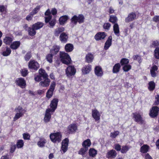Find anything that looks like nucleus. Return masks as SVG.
I'll return each instance as SVG.
<instances>
[{
    "instance_id": "f257e3e1",
    "label": "nucleus",
    "mask_w": 159,
    "mask_h": 159,
    "mask_svg": "<svg viewBox=\"0 0 159 159\" xmlns=\"http://www.w3.org/2000/svg\"><path fill=\"white\" fill-rule=\"evenodd\" d=\"M39 75H37L34 78V80L37 82H39L42 80L39 83V85L43 87H47L49 85L50 80L48 78V75L45 72L44 70L40 69L39 70Z\"/></svg>"
},
{
    "instance_id": "f03ea898",
    "label": "nucleus",
    "mask_w": 159,
    "mask_h": 159,
    "mask_svg": "<svg viewBox=\"0 0 159 159\" xmlns=\"http://www.w3.org/2000/svg\"><path fill=\"white\" fill-rule=\"evenodd\" d=\"M84 17L82 14L79 15L78 16L74 15L71 19L70 25L72 27L76 25L78 22L79 24L83 23L84 21Z\"/></svg>"
},
{
    "instance_id": "7ed1b4c3",
    "label": "nucleus",
    "mask_w": 159,
    "mask_h": 159,
    "mask_svg": "<svg viewBox=\"0 0 159 159\" xmlns=\"http://www.w3.org/2000/svg\"><path fill=\"white\" fill-rule=\"evenodd\" d=\"M49 136L51 141L54 143H58L61 140L62 134L60 132L51 133Z\"/></svg>"
},
{
    "instance_id": "20e7f679",
    "label": "nucleus",
    "mask_w": 159,
    "mask_h": 159,
    "mask_svg": "<svg viewBox=\"0 0 159 159\" xmlns=\"http://www.w3.org/2000/svg\"><path fill=\"white\" fill-rule=\"evenodd\" d=\"M61 61L64 64H68L71 61V58L69 55L64 52H60L59 54Z\"/></svg>"
},
{
    "instance_id": "39448f33",
    "label": "nucleus",
    "mask_w": 159,
    "mask_h": 159,
    "mask_svg": "<svg viewBox=\"0 0 159 159\" xmlns=\"http://www.w3.org/2000/svg\"><path fill=\"white\" fill-rule=\"evenodd\" d=\"M132 115L133 118L135 122L141 124L144 123V120L142 117V113L140 111L134 113Z\"/></svg>"
},
{
    "instance_id": "423d86ee",
    "label": "nucleus",
    "mask_w": 159,
    "mask_h": 159,
    "mask_svg": "<svg viewBox=\"0 0 159 159\" xmlns=\"http://www.w3.org/2000/svg\"><path fill=\"white\" fill-rule=\"evenodd\" d=\"M76 72V69L73 66H68L66 69V74L69 77L74 75Z\"/></svg>"
},
{
    "instance_id": "0eeeda50",
    "label": "nucleus",
    "mask_w": 159,
    "mask_h": 159,
    "mask_svg": "<svg viewBox=\"0 0 159 159\" xmlns=\"http://www.w3.org/2000/svg\"><path fill=\"white\" fill-rule=\"evenodd\" d=\"M28 67L32 70H37L39 67V65L37 61L31 60L29 63Z\"/></svg>"
},
{
    "instance_id": "6e6552de",
    "label": "nucleus",
    "mask_w": 159,
    "mask_h": 159,
    "mask_svg": "<svg viewBox=\"0 0 159 159\" xmlns=\"http://www.w3.org/2000/svg\"><path fill=\"white\" fill-rule=\"evenodd\" d=\"M56 85V84L55 82H52L50 88L46 93V97L48 98H49L52 96L53 92L55 89Z\"/></svg>"
},
{
    "instance_id": "1a4fd4ad",
    "label": "nucleus",
    "mask_w": 159,
    "mask_h": 159,
    "mask_svg": "<svg viewBox=\"0 0 159 159\" xmlns=\"http://www.w3.org/2000/svg\"><path fill=\"white\" fill-rule=\"evenodd\" d=\"M16 110L17 113L16 114L14 118V121L18 120L24 114V113L23 112V110L22 107H19L17 108L16 109Z\"/></svg>"
},
{
    "instance_id": "9d476101",
    "label": "nucleus",
    "mask_w": 159,
    "mask_h": 159,
    "mask_svg": "<svg viewBox=\"0 0 159 159\" xmlns=\"http://www.w3.org/2000/svg\"><path fill=\"white\" fill-rule=\"evenodd\" d=\"M159 111V107L157 106L153 107L150 110L149 115L152 117L154 118L157 116Z\"/></svg>"
},
{
    "instance_id": "9b49d317",
    "label": "nucleus",
    "mask_w": 159,
    "mask_h": 159,
    "mask_svg": "<svg viewBox=\"0 0 159 159\" xmlns=\"http://www.w3.org/2000/svg\"><path fill=\"white\" fill-rule=\"evenodd\" d=\"M58 102V99L57 98H54L51 101L50 104V108H49L52 112H53L57 108Z\"/></svg>"
},
{
    "instance_id": "f8f14e48",
    "label": "nucleus",
    "mask_w": 159,
    "mask_h": 159,
    "mask_svg": "<svg viewBox=\"0 0 159 159\" xmlns=\"http://www.w3.org/2000/svg\"><path fill=\"white\" fill-rule=\"evenodd\" d=\"M53 112H52L49 108H48L46 111L45 114L44 120L45 123H47L49 122L51 118V115Z\"/></svg>"
},
{
    "instance_id": "ddd939ff",
    "label": "nucleus",
    "mask_w": 159,
    "mask_h": 159,
    "mask_svg": "<svg viewBox=\"0 0 159 159\" xmlns=\"http://www.w3.org/2000/svg\"><path fill=\"white\" fill-rule=\"evenodd\" d=\"M69 140L68 139H65L62 142L61 149L63 153L67 150L68 147Z\"/></svg>"
},
{
    "instance_id": "4468645a",
    "label": "nucleus",
    "mask_w": 159,
    "mask_h": 159,
    "mask_svg": "<svg viewBox=\"0 0 159 159\" xmlns=\"http://www.w3.org/2000/svg\"><path fill=\"white\" fill-rule=\"evenodd\" d=\"M136 18V15L134 12H131L129 13L128 16L125 19V21L126 23L133 21Z\"/></svg>"
},
{
    "instance_id": "2eb2a0df",
    "label": "nucleus",
    "mask_w": 159,
    "mask_h": 159,
    "mask_svg": "<svg viewBox=\"0 0 159 159\" xmlns=\"http://www.w3.org/2000/svg\"><path fill=\"white\" fill-rule=\"evenodd\" d=\"M77 129V126L75 124H71L68 127L66 130V133L72 134Z\"/></svg>"
},
{
    "instance_id": "dca6fc26",
    "label": "nucleus",
    "mask_w": 159,
    "mask_h": 159,
    "mask_svg": "<svg viewBox=\"0 0 159 159\" xmlns=\"http://www.w3.org/2000/svg\"><path fill=\"white\" fill-rule=\"evenodd\" d=\"M117 155L116 152L114 150L112 149L108 151L106 154V157L109 159L115 158Z\"/></svg>"
},
{
    "instance_id": "f3484780",
    "label": "nucleus",
    "mask_w": 159,
    "mask_h": 159,
    "mask_svg": "<svg viewBox=\"0 0 159 159\" xmlns=\"http://www.w3.org/2000/svg\"><path fill=\"white\" fill-rule=\"evenodd\" d=\"M16 83L22 88H24L26 85V83L24 79L19 78L16 80Z\"/></svg>"
},
{
    "instance_id": "a211bd4d",
    "label": "nucleus",
    "mask_w": 159,
    "mask_h": 159,
    "mask_svg": "<svg viewBox=\"0 0 159 159\" xmlns=\"http://www.w3.org/2000/svg\"><path fill=\"white\" fill-rule=\"evenodd\" d=\"M107 36L104 32H100L97 33L95 36V39L97 41L104 39Z\"/></svg>"
},
{
    "instance_id": "6ab92c4d",
    "label": "nucleus",
    "mask_w": 159,
    "mask_h": 159,
    "mask_svg": "<svg viewBox=\"0 0 159 159\" xmlns=\"http://www.w3.org/2000/svg\"><path fill=\"white\" fill-rule=\"evenodd\" d=\"M92 116L96 121L99 120L100 119V114L99 112L96 109L92 111Z\"/></svg>"
},
{
    "instance_id": "aec40b11",
    "label": "nucleus",
    "mask_w": 159,
    "mask_h": 159,
    "mask_svg": "<svg viewBox=\"0 0 159 159\" xmlns=\"http://www.w3.org/2000/svg\"><path fill=\"white\" fill-rule=\"evenodd\" d=\"M158 67L156 65L153 66L150 69V73L151 76L153 77H156L158 74Z\"/></svg>"
},
{
    "instance_id": "412c9836",
    "label": "nucleus",
    "mask_w": 159,
    "mask_h": 159,
    "mask_svg": "<svg viewBox=\"0 0 159 159\" xmlns=\"http://www.w3.org/2000/svg\"><path fill=\"white\" fill-rule=\"evenodd\" d=\"M94 73L98 77H101L103 75L101 67L99 66H96L94 69Z\"/></svg>"
},
{
    "instance_id": "4be33fe9",
    "label": "nucleus",
    "mask_w": 159,
    "mask_h": 159,
    "mask_svg": "<svg viewBox=\"0 0 159 159\" xmlns=\"http://www.w3.org/2000/svg\"><path fill=\"white\" fill-rule=\"evenodd\" d=\"M91 70V66L89 64L84 66L82 69V72L83 74L89 73Z\"/></svg>"
},
{
    "instance_id": "5701e85b",
    "label": "nucleus",
    "mask_w": 159,
    "mask_h": 159,
    "mask_svg": "<svg viewBox=\"0 0 159 159\" xmlns=\"http://www.w3.org/2000/svg\"><path fill=\"white\" fill-rule=\"evenodd\" d=\"M112 37L111 36H110L108 37L107 40L105 43L104 49L107 50L110 47L112 43Z\"/></svg>"
},
{
    "instance_id": "b1692460",
    "label": "nucleus",
    "mask_w": 159,
    "mask_h": 159,
    "mask_svg": "<svg viewBox=\"0 0 159 159\" xmlns=\"http://www.w3.org/2000/svg\"><path fill=\"white\" fill-rule=\"evenodd\" d=\"M68 34L64 32L62 33L60 36V39L62 42L66 43L68 38Z\"/></svg>"
},
{
    "instance_id": "393cba45",
    "label": "nucleus",
    "mask_w": 159,
    "mask_h": 159,
    "mask_svg": "<svg viewBox=\"0 0 159 159\" xmlns=\"http://www.w3.org/2000/svg\"><path fill=\"white\" fill-rule=\"evenodd\" d=\"M60 47L59 46L54 45L53 46L52 48L50 51V53L53 55H56L59 51Z\"/></svg>"
},
{
    "instance_id": "a878e982",
    "label": "nucleus",
    "mask_w": 159,
    "mask_h": 159,
    "mask_svg": "<svg viewBox=\"0 0 159 159\" xmlns=\"http://www.w3.org/2000/svg\"><path fill=\"white\" fill-rule=\"evenodd\" d=\"M45 15L47 16V17H45V22L47 23L49 22L52 18V16L51 15V12L49 9H48L45 12Z\"/></svg>"
},
{
    "instance_id": "bb28decb",
    "label": "nucleus",
    "mask_w": 159,
    "mask_h": 159,
    "mask_svg": "<svg viewBox=\"0 0 159 159\" xmlns=\"http://www.w3.org/2000/svg\"><path fill=\"white\" fill-rule=\"evenodd\" d=\"M113 31L115 34L117 36L120 35L119 28L117 23H115L113 25Z\"/></svg>"
},
{
    "instance_id": "cd10ccee",
    "label": "nucleus",
    "mask_w": 159,
    "mask_h": 159,
    "mask_svg": "<svg viewBox=\"0 0 159 159\" xmlns=\"http://www.w3.org/2000/svg\"><path fill=\"white\" fill-rule=\"evenodd\" d=\"M46 142V141L44 138H41L39 141L37 142V145L39 147L42 148L44 146Z\"/></svg>"
},
{
    "instance_id": "c85d7f7f",
    "label": "nucleus",
    "mask_w": 159,
    "mask_h": 159,
    "mask_svg": "<svg viewBox=\"0 0 159 159\" xmlns=\"http://www.w3.org/2000/svg\"><path fill=\"white\" fill-rule=\"evenodd\" d=\"M120 67V63L116 64L113 66L112 72L114 73H117L119 71Z\"/></svg>"
},
{
    "instance_id": "c756f323",
    "label": "nucleus",
    "mask_w": 159,
    "mask_h": 159,
    "mask_svg": "<svg viewBox=\"0 0 159 159\" xmlns=\"http://www.w3.org/2000/svg\"><path fill=\"white\" fill-rule=\"evenodd\" d=\"M43 24L41 22H38L32 25V27L35 30H39L43 27Z\"/></svg>"
},
{
    "instance_id": "7c9ffc66",
    "label": "nucleus",
    "mask_w": 159,
    "mask_h": 159,
    "mask_svg": "<svg viewBox=\"0 0 159 159\" xmlns=\"http://www.w3.org/2000/svg\"><path fill=\"white\" fill-rule=\"evenodd\" d=\"M68 18L67 16H63L60 17L59 19V21L60 24L64 25L66 21Z\"/></svg>"
},
{
    "instance_id": "2f4dec72",
    "label": "nucleus",
    "mask_w": 159,
    "mask_h": 159,
    "mask_svg": "<svg viewBox=\"0 0 159 159\" xmlns=\"http://www.w3.org/2000/svg\"><path fill=\"white\" fill-rule=\"evenodd\" d=\"M86 61L88 63H90L93 61V56L91 53H89L85 57Z\"/></svg>"
},
{
    "instance_id": "473e14b6",
    "label": "nucleus",
    "mask_w": 159,
    "mask_h": 159,
    "mask_svg": "<svg viewBox=\"0 0 159 159\" xmlns=\"http://www.w3.org/2000/svg\"><path fill=\"white\" fill-rule=\"evenodd\" d=\"M65 29L63 27H60L56 29L54 31V35L55 36H58L60 34L64 31Z\"/></svg>"
},
{
    "instance_id": "72a5a7b5",
    "label": "nucleus",
    "mask_w": 159,
    "mask_h": 159,
    "mask_svg": "<svg viewBox=\"0 0 159 159\" xmlns=\"http://www.w3.org/2000/svg\"><path fill=\"white\" fill-rule=\"evenodd\" d=\"M89 153L90 157H93L97 154V151L94 148H91L89 150Z\"/></svg>"
},
{
    "instance_id": "f704fd0d",
    "label": "nucleus",
    "mask_w": 159,
    "mask_h": 159,
    "mask_svg": "<svg viewBox=\"0 0 159 159\" xmlns=\"http://www.w3.org/2000/svg\"><path fill=\"white\" fill-rule=\"evenodd\" d=\"M91 142L89 139H87L84 141L82 143V146L84 148H88L90 146Z\"/></svg>"
},
{
    "instance_id": "c9c22d12",
    "label": "nucleus",
    "mask_w": 159,
    "mask_h": 159,
    "mask_svg": "<svg viewBox=\"0 0 159 159\" xmlns=\"http://www.w3.org/2000/svg\"><path fill=\"white\" fill-rule=\"evenodd\" d=\"M73 46L72 44L68 43L65 46V49L66 52H69L72 51L73 49Z\"/></svg>"
},
{
    "instance_id": "e433bc0d",
    "label": "nucleus",
    "mask_w": 159,
    "mask_h": 159,
    "mask_svg": "<svg viewBox=\"0 0 159 159\" xmlns=\"http://www.w3.org/2000/svg\"><path fill=\"white\" fill-rule=\"evenodd\" d=\"M20 43L19 41H15L11 44V48L13 49H16L20 46Z\"/></svg>"
},
{
    "instance_id": "4c0bfd02",
    "label": "nucleus",
    "mask_w": 159,
    "mask_h": 159,
    "mask_svg": "<svg viewBox=\"0 0 159 159\" xmlns=\"http://www.w3.org/2000/svg\"><path fill=\"white\" fill-rule=\"evenodd\" d=\"M149 149V146L147 145H144L140 148V152L143 153H145L147 152Z\"/></svg>"
},
{
    "instance_id": "58836bf2",
    "label": "nucleus",
    "mask_w": 159,
    "mask_h": 159,
    "mask_svg": "<svg viewBox=\"0 0 159 159\" xmlns=\"http://www.w3.org/2000/svg\"><path fill=\"white\" fill-rule=\"evenodd\" d=\"M155 84L153 81H151L148 83V87L149 90L150 91H152L155 89Z\"/></svg>"
},
{
    "instance_id": "ea45409f",
    "label": "nucleus",
    "mask_w": 159,
    "mask_h": 159,
    "mask_svg": "<svg viewBox=\"0 0 159 159\" xmlns=\"http://www.w3.org/2000/svg\"><path fill=\"white\" fill-rule=\"evenodd\" d=\"M36 30H35V29L33 28L32 26L31 28H28V31L29 33V34L30 35L33 36L35 35L36 33V32L35 31Z\"/></svg>"
},
{
    "instance_id": "a19ab883",
    "label": "nucleus",
    "mask_w": 159,
    "mask_h": 159,
    "mask_svg": "<svg viewBox=\"0 0 159 159\" xmlns=\"http://www.w3.org/2000/svg\"><path fill=\"white\" fill-rule=\"evenodd\" d=\"M130 147L129 146H123L121 148L120 152L122 153H126L130 148Z\"/></svg>"
},
{
    "instance_id": "79ce46f5",
    "label": "nucleus",
    "mask_w": 159,
    "mask_h": 159,
    "mask_svg": "<svg viewBox=\"0 0 159 159\" xmlns=\"http://www.w3.org/2000/svg\"><path fill=\"white\" fill-rule=\"evenodd\" d=\"M24 142L23 140L20 139L17 141L16 146L18 148H22L24 146Z\"/></svg>"
},
{
    "instance_id": "37998d69",
    "label": "nucleus",
    "mask_w": 159,
    "mask_h": 159,
    "mask_svg": "<svg viewBox=\"0 0 159 159\" xmlns=\"http://www.w3.org/2000/svg\"><path fill=\"white\" fill-rule=\"evenodd\" d=\"M6 50L3 51L2 54L4 56H7L9 55L10 53V47L7 46L5 47Z\"/></svg>"
},
{
    "instance_id": "c03bdc74",
    "label": "nucleus",
    "mask_w": 159,
    "mask_h": 159,
    "mask_svg": "<svg viewBox=\"0 0 159 159\" xmlns=\"http://www.w3.org/2000/svg\"><path fill=\"white\" fill-rule=\"evenodd\" d=\"M88 148H84L83 147V148H81L79 151L78 153L79 154H80L82 156H83L85 154V153L88 150Z\"/></svg>"
},
{
    "instance_id": "a18cd8bd",
    "label": "nucleus",
    "mask_w": 159,
    "mask_h": 159,
    "mask_svg": "<svg viewBox=\"0 0 159 159\" xmlns=\"http://www.w3.org/2000/svg\"><path fill=\"white\" fill-rule=\"evenodd\" d=\"M129 60L126 58H122L120 61V63L122 66H124L127 64L129 63Z\"/></svg>"
},
{
    "instance_id": "49530a36",
    "label": "nucleus",
    "mask_w": 159,
    "mask_h": 159,
    "mask_svg": "<svg viewBox=\"0 0 159 159\" xmlns=\"http://www.w3.org/2000/svg\"><path fill=\"white\" fill-rule=\"evenodd\" d=\"M131 68V66L129 64L124 65L123 67V69L125 71L127 72L129 71Z\"/></svg>"
},
{
    "instance_id": "de8ad7c7",
    "label": "nucleus",
    "mask_w": 159,
    "mask_h": 159,
    "mask_svg": "<svg viewBox=\"0 0 159 159\" xmlns=\"http://www.w3.org/2000/svg\"><path fill=\"white\" fill-rule=\"evenodd\" d=\"M117 18L116 16L112 15L110 16L109 19V21L113 23H116L117 21Z\"/></svg>"
},
{
    "instance_id": "09e8293b",
    "label": "nucleus",
    "mask_w": 159,
    "mask_h": 159,
    "mask_svg": "<svg viewBox=\"0 0 159 159\" xmlns=\"http://www.w3.org/2000/svg\"><path fill=\"white\" fill-rule=\"evenodd\" d=\"M53 56L52 54L50 53L48 54L46 56L47 60L50 63L52 62Z\"/></svg>"
},
{
    "instance_id": "8fccbe9b",
    "label": "nucleus",
    "mask_w": 159,
    "mask_h": 159,
    "mask_svg": "<svg viewBox=\"0 0 159 159\" xmlns=\"http://www.w3.org/2000/svg\"><path fill=\"white\" fill-rule=\"evenodd\" d=\"M154 56L157 59H159V48H156L154 50Z\"/></svg>"
},
{
    "instance_id": "3c124183",
    "label": "nucleus",
    "mask_w": 159,
    "mask_h": 159,
    "mask_svg": "<svg viewBox=\"0 0 159 159\" xmlns=\"http://www.w3.org/2000/svg\"><path fill=\"white\" fill-rule=\"evenodd\" d=\"M119 134V132L118 131H116L111 133L110 136L112 138H115Z\"/></svg>"
},
{
    "instance_id": "603ef678",
    "label": "nucleus",
    "mask_w": 159,
    "mask_h": 159,
    "mask_svg": "<svg viewBox=\"0 0 159 159\" xmlns=\"http://www.w3.org/2000/svg\"><path fill=\"white\" fill-rule=\"evenodd\" d=\"M3 42L7 45H8L10 47V37L9 36H6L5 38L4 39Z\"/></svg>"
},
{
    "instance_id": "864d4df0",
    "label": "nucleus",
    "mask_w": 159,
    "mask_h": 159,
    "mask_svg": "<svg viewBox=\"0 0 159 159\" xmlns=\"http://www.w3.org/2000/svg\"><path fill=\"white\" fill-rule=\"evenodd\" d=\"M41 7L40 6H37L31 12L34 15L36 14L40 10Z\"/></svg>"
},
{
    "instance_id": "5fc2aeb1",
    "label": "nucleus",
    "mask_w": 159,
    "mask_h": 159,
    "mask_svg": "<svg viewBox=\"0 0 159 159\" xmlns=\"http://www.w3.org/2000/svg\"><path fill=\"white\" fill-rule=\"evenodd\" d=\"M23 137L24 140H29L30 139V135L27 133H25L23 134Z\"/></svg>"
},
{
    "instance_id": "6e6d98bb",
    "label": "nucleus",
    "mask_w": 159,
    "mask_h": 159,
    "mask_svg": "<svg viewBox=\"0 0 159 159\" xmlns=\"http://www.w3.org/2000/svg\"><path fill=\"white\" fill-rule=\"evenodd\" d=\"M133 58L134 60H136L138 61L139 63H140L142 61L141 57L139 55H136L134 56Z\"/></svg>"
},
{
    "instance_id": "4d7b16f0",
    "label": "nucleus",
    "mask_w": 159,
    "mask_h": 159,
    "mask_svg": "<svg viewBox=\"0 0 159 159\" xmlns=\"http://www.w3.org/2000/svg\"><path fill=\"white\" fill-rule=\"evenodd\" d=\"M121 146L119 145V144L116 143L114 145V148L117 151H120L121 148Z\"/></svg>"
},
{
    "instance_id": "13d9d810",
    "label": "nucleus",
    "mask_w": 159,
    "mask_h": 159,
    "mask_svg": "<svg viewBox=\"0 0 159 159\" xmlns=\"http://www.w3.org/2000/svg\"><path fill=\"white\" fill-rule=\"evenodd\" d=\"M111 27V24L108 23H105L104 24L103 28L106 30H108Z\"/></svg>"
},
{
    "instance_id": "bf43d9fd",
    "label": "nucleus",
    "mask_w": 159,
    "mask_h": 159,
    "mask_svg": "<svg viewBox=\"0 0 159 159\" xmlns=\"http://www.w3.org/2000/svg\"><path fill=\"white\" fill-rule=\"evenodd\" d=\"M21 72L23 76H25L28 74V70L26 69H23L22 70Z\"/></svg>"
},
{
    "instance_id": "052dcab7",
    "label": "nucleus",
    "mask_w": 159,
    "mask_h": 159,
    "mask_svg": "<svg viewBox=\"0 0 159 159\" xmlns=\"http://www.w3.org/2000/svg\"><path fill=\"white\" fill-rule=\"evenodd\" d=\"M31 53L30 52H28L25 55V60L27 61L29 60L30 58L31 57Z\"/></svg>"
},
{
    "instance_id": "680f3d73",
    "label": "nucleus",
    "mask_w": 159,
    "mask_h": 159,
    "mask_svg": "<svg viewBox=\"0 0 159 159\" xmlns=\"http://www.w3.org/2000/svg\"><path fill=\"white\" fill-rule=\"evenodd\" d=\"M34 15H33L31 12L30 14L27 16L26 18V19L28 21L31 20L32 18V17Z\"/></svg>"
},
{
    "instance_id": "e2e57ef3",
    "label": "nucleus",
    "mask_w": 159,
    "mask_h": 159,
    "mask_svg": "<svg viewBox=\"0 0 159 159\" xmlns=\"http://www.w3.org/2000/svg\"><path fill=\"white\" fill-rule=\"evenodd\" d=\"M155 101L154 104L156 105H158L159 104V95L157 94L155 96Z\"/></svg>"
},
{
    "instance_id": "0e129e2a",
    "label": "nucleus",
    "mask_w": 159,
    "mask_h": 159,
    "mask_svg": "<svg viewBox=\"0 0 159 159\" xmlns=\"http://www.w3.org/2000/svg\"><path fill=\"white\" fill-rule=\"evenodd\" d=\"M56 23V20L55 19H53L49 22V24L50 26L53 27Z\"/></svg>"
},
{
    "instance_id": "69168bd1",
    "label": "nucleus",
    "mask_w": 159,
    "mask_h": 159,
    "mask_svg": "<svg viewBox=\"0 0 159 159\" xmlns=\"http://www.w3.org/2000/svg\"><path fill=\"white\" fill-rule=\"evenodd\" d=\"M159 45V43L157 41H155L153 42L152 43V46L155 47Z\"/></svg>"
},
{
    "instance_id": "338daca9",
    "label": "nucleus",
    "mask_w": 159,
    "mask_h": 159,
    "mask_svg": "<svg viewBox=\"0 0 159 159\" xmlns=\"http://www.w3.org/2000/svg\"><path fill=\"white\" fill-rule=\"evenodd\" d=\"M153 20L156 22H158L159 21V16H154L153 19Z\"/></svg>"
},
{
    "instance_id": "774afa93",
    "label": "nucleus",
    "mask_w": 159,
    "mask_h": 159,
    "mask_svg": "<svg viewBox=\"0 0 159 159\" xmlns=\"http://www.w3.org/2000/svg\"><path fill=\"white\" fill-rule=\"evenodd\" d=\"M145 159H152V157L148 154H146L145 155Z\"/></svg>"
}]
</instances>
